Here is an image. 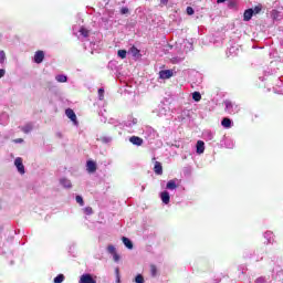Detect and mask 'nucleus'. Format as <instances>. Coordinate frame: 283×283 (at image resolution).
Listing matches in <instances>:
<instances>
[{
	"label": "nucleus",
	"instance_id": "nucleus-2",
	"mask_svg": "<svg viewBox=\"0 0 283 283\" xmlns=\"http://www.w3.org/2000/svg\"><path fill=\"white\" fill-rule=\"evenodd\" d=\"M78 283H96V276L90 273H84L80 276Z\"/></svg>",
	"mask_w": 283,
	"mask_h": 283
},
{
	"label": "nucleus",
	"instance_id": "nucleus-28",
	"mask_svg": "<svg viewBox=\"0 0 283 283\" xmlns=\"http://www.w3.org/2000/svg\"><path fill=\"white\" fill-rule=\"evenodd\" d=\"M135 282H136V283H145V277H143L142 274H138V275L135 277Z\"/></svg>",
	"mask_w": 283,
	"mask_h": 283
},
{
	"label": "nucleus",
	"instance_id": "nucleus-34",
	"mask_svg": "<svg viewBox=\"0 0 283 283\" xmlns=\"http://www.w3.org/2000/svg\"><path fill=\"white\" fill-rule=\"evenodd\" d=\"M103 94H105V90L99 88V90H98L99 101H103V98H104V95H103Z\"/></svg>",
	"mask_w": 283,
	"mask_h": 283
},
{
	"label": "nucleus",
	"instance_id": "nucleus-25",
	"mask_svg": "<svg viewBox=\"0 0 283 283\" xmlns=\"http://www.w3.org/2000/svg\"><path fill=\"white\" fill-rule=\"evenodd\" d=\"M117 54H118L119 59H126L127 57V51H125V50H119L117 52Z\"/></svg>",
	"mask_w": 283,
	"mask_h": 283
},
{
	"label": "nucleus",
	"instance_id": "nucleus-22",
	"mask_svg": "<svg viewBox=\"0 0 283 283\" xmlns=\"http://www.w3.org/2000/svg\"><path fill=\"white\" fill-rule=\"evenodd\" d=\"M150 275L153 277H156V275H158V269L156 268V265H150Z\"/></svg>",
	"mask_w": 283,
	"mask_h": 283
},
{
	"label": "nucleus",
	"instance_id": "nucleus-45",
	"mask_svg": "<svg viewBox=\"0 0 283 283\" xmlns=\"http://www.w3.org/2000/svg\"><path fill=\"white\" fill-rule=\"evenodd\" d=\"M218 1V3H224V1H227V0H217Z\"/></svg>",
	"mask_w": 283,
	"mask_h": 283
},
{
	"label": "nucleus",
	"instance_id": "nucleus-30",
	"mask_svg": "<svg viewBox=\"0 0 283 283\" xmlns=\"http://www.w3.org/2000/svg\"><path fill=\"white\" fill-rule=\"evenodd\" d=\"M84 213L86 216H92V213H94V211L92 210V207H86V208H84Z\"/></svg>",
	"mask_w": 283,
	"mask_h": 283
},
{
	"label": "nucleus",
	"instance_id": "nucleus-1",
	"mask_svg": "<svg viewBox=\"0 0 283 283\" xmlns=\"http://www.w3.org/2000/svg\"><path fill=\"white\" fill-rule=\"evenodd\" d=\"M14 167L17 168L18 172L23 176L25 174V166L23 165V158L18 157L14 159Z\"/></svg>",
	"mask_w": 283,
	"mask_h": 283
},
{
	"label": "nucleus",
	"instance_id": "nucleus-43",
	"mask_svg": "<svg viewBox=\"0 0 283 283\" xmlns=\"http://www.w3.org/2000/svg\"><path fill=\"white\" fill-rule=\"evenodd\" d=\"M127 12H129V9H127V8L122 9V14H127Z\"/></svg>",
	"mask_w": 283,
	"mask_h": 283
},
{
	"label": "nucleus",
	"instance_id": "nucleus-38",
	"mask_svg": "<svg viewBox=\"0 0 283 283\" xmlns=\"http://www.w3.org/2000/svg\"><path fill=\"white\" fill-rule=\"evenodd\" d=\"M130 52H132V54H133V56H137V54H138V49H136V48H132L130 49Z\"/></svg>",
	"mask_w": 283,
	"mask_h": 283
},
{
	"label": "nucleus",
	"instance_id": "nucleus-40",
	"mask_svg": "<svg viewBox=\"0 0 283 283\" xmlns=\"http://www.w3.org/2000/svg\"><path fill=\"white\" fill-rule=\"evenodd\" d=\"M187 14H189V15L193 14V8L188 7L187 8Z\"/></svg>",
	"mask_w": 283,
	"mask_h": 283
},
{
	"label": "nucleus",
	"instance_id": "nucleus-19",
	"mask_svg": "<svg viewBox=\"0 0 283 283\" xmlns=\"http://www.w3.org/2000/svg\"><path fill=\"white\" fill-rule=\"evenodd\" d=\"M55 81H57V83H67V76L63 74L56 75Z\"/></svg>",
	"mask_w": 283,
	"mask_h": 283
},
{
	"label": "nucleus",
	"instance_id": "nucleus-9",
	"mask_svg": "<svg viewBox=\"0 0 283 283\" xmlns=\"http://www.w3.org/2000/svg\"><path fill=\"white\" fill-rule=\"evenodd\" d=\"M129 143H132V145H136L137 147H140V145H143V138L138 136H132L129 138Z\"/></svg>",
	"mask_w": 283,
	"mask_h": 283
},
{
	"label": "nucleus",
	"instance_id": "nucleus-27",
	"mask_svg": "<svg viewBox=\"0 0 283 283\" xmlns=\"http://www.w3.org/2000/svg\"><path fill=\"white\" fill-rule=\"evenodd\" d=\"M80 32H81L82 36H90V31L85 28H81Z\"/></svg>",
	"mask_w": 283,
	"mask_h": 283
},
{
	"label": "nucleus",
	"instance_id": "nucleus-12",
	"mask_svg": "<svg viewBox=\"0 0 283 283\" xmlns=\"http://www.w3.org/2000/svg\"><path fill=\"white\" fill-rule=\"evenodd\" d=\"M166 189L174 191V189H178V185L176 184V179L169 180L166 185Z\"/></svg>",
	"mask_w": 283,
	"mask_h": 283
},
{
	"label": "nucleus",
	"instance_id": "nucleus-44",
	"mask_svg": "<svg viewBox=\"0 0 283 283\" xmlns=\"http://www.w3.org/2000/svg\"><path fill=\"white\" fill-rule=\"evenodd\" d=\"M15 143H23V139L18 138V139H15Z\"/></svg>",
	"mask_w": 283,
	"mask_h": 283
},
{
	"label": "nucleus",
	"instance_id": "nucleus-17",
	"mask_svg": "<svg viewBox=\"0 0 283 283\" xmlns=\"http://www.w3.org/2000/svg\"><path fill=\"white\" fill-rule=\"evenodd\" d=\"M221 125L222 127H224L226 129H231V125H232V122L230 118H223L222 122H221Z\"/></svg>",
	"mask_w": 283,
	"mask_h": 283
},
{
	"label": "nucleus",
	"instance_id": "nucleus-7",
	"mask_svg": "<svg viewBox=\"0 0 283 283\" xmlns=\"http://www.w3.org/2000/svg\"><path fill=\"white\" fill-rule=\"evenodd\" d=\"M60 185H62L64 189H72V181L65 177L60 179Z\"/></svg>",
	"mask_w": 283,
	"mask_h": 283
},
{
	"label": "nucleus",
	"instance_id": "nucleus-39",
	"mask_svg": "<svg viewBox=\"0 0 283 283\" xmlns=\"http://www.w3.org/2000/svg\"><path fill=\"white\" fill-rule=\"evenodd\" d=\"M113 259H114V262H118V260H120V256L118 255V253H114L113 254Z\"/></svg>",
	"mask_w": 283,
	"mask_h": 283
},
{
	"label": "nucleus",
	"instance_id": "nucleus-29",
	"mask_svg": "<svg viewBox=\"0 0 283 283\" xmlns=\"http://www.w3.org/2000/svg\"><path fill=\"white\" fill-rule=\"evenodd\" d=\"M107 251H108V253H111V255H114V253H116V247H114V245H108V247H107Z\"/></svg>",
	"mask_w": 283,
	"mask_h": 283
},
{
	"label": "nucleus",
	"instance_id": "nucleus-3",
	"mask_svg": "<svg viewBox=\"0 0 283 283\" xmlns=\"http://www.w3.org/2000/svg\"><path fill=\"white\" fill-rule=\"evenodd\" d=\"M226 105V112H228V114H237L238 109V105L233 104L231 101H226L224 102Z\"/></svg>",
	"mask_w": 283,
	"mask_h": 283
},
{
	"label": "nucleus",
	"instance_id": "nucleus-33",
	"mask_svg": "<svg viewBox=\"0 0 283 283\" xmlns=\"http://www.w3.org/2000/svg\"><path fill=\"white\" fill-rule=\"evenodd\" d=\"M4 61H6V52L0 51V63H4Z\"/></svg>",
	"mask_w": 283,
	"mask_h": 283
},
{
	"label": "nucleus",
	"instance_id": "nucleus-36",
	"mask_svg": "<svg viewBox=\"0 0 283 283\" xmlns=\"http://www.w3.org/2000/svg\"><path fill=\"white\" fill-rule=\"evenodd\" d=\"M101 140L102 143H112V137L105 136V137H102Z\"/></svg>",
	"mask_w": 283,
	"mask_h": 283
},
{
	"label": "nucleus",
	"instance_id": "nucleus-18",
	"mask_svg": "<svg viewBox=\"0 0 283 283\" xmlns=\"http://www.w3.org/2000/svg\"><path fill=\"white\" fill-rule=\"evenodd\" d=\"M137 124H138V119L135 117H129L125 123L126 127H132L133 125H137Z\"/></svg>",
	"mask_w": 283,
	"mask_h": 283
},
{
	"label": "nucleus",
	"instance_id": "nucleus-37",
	"mask_svg": "<svg viewBox=\"0 0 283 283\" xmlns=\"http://www.w3.org/2000/svg\"><path fill=\"white\" fill-rule=\"evenodd\" d=\"M265 238H268V241L271 242V238H273V232H265Z\"/></svg>",
	"mask_w": 283,
	"mask_h": 283
},
{
	"label": "nucleus",
	"instance_id": "nucleus-15",
	"mask_svg": "<svg viewBox=\"0 0 283 283\" xmlns=\"http://www.w3.org/2000/svg\"><path fill=\"white\" fill-rule=\"evenodd\" d=\"M154 171L157 176H163V165L159 161L155 163Z\"/></svg>",
	"mask_w": 283,
	"mask_h": 283
},
{
	"label": "nucleus",
	"instance_id": "nucleus-35",
	"mask_svg": "<svg viewBox=\"0 0 283 283\" xmlns=\"http://www.w3.org/2000/svg\"><path fill=\"white\" fill-rule=\"evenodd\" d=\"M1 118L8 119V114L3 113V114L0 116V125H6V122L1 120Z\"/></svg>",
	"mask_w": 283,
	"mask_h": 283
},
{
	"label": "nucleus",
	"instance_id": "nucleus-8",
	"mask_svg": "<svg viewBox=\"0 0 283 283\" xmlns=\"http://www.w3.org/2000/svg\"><path fill=\"white\" fill-rule=\"evenodd\" d=\"M86 169L88 174H94V171H96V161L88 160L86 163Z\"/></svg>",
	"mask_w": 283,
	"mask_h": 283
},
{
	"label": "nucleus",
	"instance_id": "nucleus-23",
	"mask_svg": "<svg viewBox=\"0 0 283 283\" xmlns=\"http://www.w3.org/2000/svg\"><path fill=\"white\" fill-rule=\"evenodd\" d=\"M205 138H207L208 140H213V133H211L210 130H206L203 133Z\"/></svg>",
	"mask_w": 283,
	"mask_h": 283
},
{
	"label": "nucleus",
	"instance_id": "nucleus-11",
	"mask_svg": "<svg viewBox=\"0 0 283 283\" xmlns=\"http://www.w3.org/2000/svg\"><path fill=\"white\" fill-rule=\"evenodd\" d=\"M252 18H253V9L245 10L243 13V20L251 21Z\"/></svg>",
	"mask_w": 283,
	"mask_h": 283
},
{
	"label": "nucleus",
	"instance_id": "nucleus-41",
	"mask_svg": "<svg viewBox=\"0 0 283 283\" xmlns=\"http://www.w3.org/2000/svg\"><path fill=\"white\" fill-rule=\"evenodd\" d=\"M6 76V70L0 69V78H3Z\"/></svg>",
	"mask_w": 283,
	"mask_h": 283
},
{
	"label": "nucleus",
	"instance_id": "nucleus-42",
	"mask_svg": "<svg viewBox=\"0 0 283 283\" xmlns=\"http://www.w3.org/2000/svg\"><path fill=\"white\" fill-rule=\"evenodd\" d=\"M169 3V0H160V6H167Z\"/></svg>",
	"mask_w": 283,
	"mask_h": 283
},
{
	"label": "nucleus",
	"instance_id": "nucleus-16",
	"mask_svg": "<svg viewBox=\"0 0 283 283\" xmlns=\"http://www.w3.org/2000/svg\"><path fill=\"white\" fill-rule=\"evenodd\" d=\"M197 154H205V142H197Z\"/></svg>",
	"mask_w": 283,
	"mask_h": 283
},
{
	"label": "nucleus",
	"instance_id": "nucleus-14",
	"mask_svg": "<svg viewBox=\"0 0 283 283\" xmlns=\"http://www.w3.org/2000/svg\"><path fill=\"white\" fill-rule=\"evenodd\" d=\"M123 244L126 247V249H134V243H132V240L129 238L123 237L122 238Z\"/></svg>",
	"mask_w": 283,
	"mask_h": 283
},
{
	"label": "nucleus",
	"instance_id": "nucleus-31",
	"mask_svg": "<svg viewBox=\"0 0 283 283\" xmlns=\"http://www.w3.org/2000/svg\"><path fill=\"white\" fill-rule=\"evenodd\" d=\"M253 10V14H260V12H262V7L261 6H258L255 7Z\"/></svg>",
	"mask_w": 283,
	"mask_h": 283
},
{
	"label": "nucleus",
	"instance_id": "nucleus-26",
	"mask_svg": "<svg viewBox=\"0 0 283 283\" xmlns=\"http://www.w3.org/2000/svg\"><path fill=\"white\" fill-rule=\"evenodd\" d=\"M75 200H76L77 205H80V207H83L85 205V202L83 201V197H81L78 195L75 197Z\"/></svg>",
	"mask_w": 283,
	"mask_h": 283
},
{
	"label": "nucleus",
	"instance_id": "nucleus-4",
	"mask_svg": "<svg viewBox=\"0 0 283 283\" xmlns=\"http://www.w3.org/2000/svg\"><path fill=\"white\" fill-rule=\"evenodd\" d=\"M174 76L172 70H163L159 72V77L163 80L171 78Z\"/></svg>",
	"mask_w": 283,
	"mask_h": 283
},
{
	"label": "nucleus",
	"instance_id": "nucleus-21",
	"mask_svg": "<svg viewBox=\"0 0 283 283\" xmlns=\"http://www.w3.org/2000/svg\"><path fill=\"white\" fill-rule=\"evenodd\" d=\"M192 98L196 101V103H199V101L202 98V95H200V92H195L192 93Z\"/></svg>",
	"mask_w": 283,
	"mask_h": 283
},
{
	"label": "nucleus",
	"instance_id": "nucleus-32",
	"mask_svg": "<svg viewBox=\"0 0 283 283\" xmlns=\"http://www.w3.org/2000/svg\"><path fill=\"white\" fill-rule=\"evenodd\" d=\"M171 61L172 63H182V61H185V57H172Z\"/></svg>",
	"mask_w": 283,
	"mask_h": 283
},
{
	"label": "nucleus",
	"instance_id": "nucleus-10",
	"mask_svg": "<svg viewBox=\"0 0 283 283\" xmlns=\"http://www.w3.org/2000/svg\"><path fill=\"white\" fill-rule=\"evenodd\" d=\"M65 114L67 118H70V120H72L73 123H76V113H74L72 108L66 109Z\"/></svg>",
	"mask_w": 283,
	"mask_h": 283
},
{
	"label": "nucleus",
	"instance_id": "nucleus-20",
	"mask_svg": "<svg viewBox=\"0 0 283 283\" xmlns=\"http://www.w3.org/2000/svg\"><path fill=\"white\" fill-rule=\"evenodd\" d=\"M21 129L24 134H30V132H32L33 127H32V124H27V125L22 126Z\"/></svg>",
	"mask_w": 283,
	"mask_h": 283
},
{
	"label": "nucleus",
	"instance_id": "nucleus-13",
	"mask_svg": "<svg viewBox=\"0 0 283 283\" xmlns=\"http://www.w3.org/2000/svg\"><path fill=\"white\" fill-rule=\"evenodd\" d=\"M160 198H161V202H164V205H167L169 202V200H171V197L169 196V192H167V191H163L160 193Z\"/></svg>",
	"mask_w": 283,
	"mask_h": 283
},
{
	"label": "nucleus",
	"instance_id": "nucleus-5",
	"mask_svg": "<svg viewBox=\"0 0 283 283\" xmlns=\"http://www.w3.org/2000/svg\"><path fill=\"white\" fill-rule=\"evenodd\" d=\"M43 59H45V53H43V51L35 52L33 57L34 63H38V64L43 63Z\"/></svg>",
	"mask_w": 283,
	"mask_h": 283
},
{
	"label": "nucleus",
	"instance_id": "nucleus-6",
	"mask_svg": "<svg viewBox=\"0 0 283 283\" xmlns=\"http://www.w3.org/2000/svg\"><path fill=\"white\" fill-rule=\"evenodd\" d=\"M157 116H167V108L165 107V104H161L158 106V109L154 111Z\"/></svg>",
	"mask_w": 283,
	"mask_h": 283
},
{
	"label": "nucleus",
	"instance_id": "nucleus-24",
	"mask_svg": "<svg viewBox=\"0 0 283 283\" xmlns=\"http://www.w3.org/2000/svg\"><path fill=\"white\" fill-rule=\"evenodd\" d=\"M65 280V276L63 274H59L55 279H54V283H62Z\"/></svg>",
	"mask_w": 283,
	"mask_h": 283
}]
</instances>
